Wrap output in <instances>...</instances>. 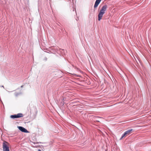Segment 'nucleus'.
Here are the masks:
<instances>
[{
	"label": "nucleus",
	"mask_w": 151,
	"mask_h": 151,
	"mask_svg": "<svg viewBox=\"0 0 151 151\" xmlns=\"http://www.w3.org/2000/svg\"><path fill=\"white\" fill-rule=\"evenodd\" d=\"M107 8V6L106 5H104L102 7L98 15V20L99 21H100L103 15L105 13V12Z\"/></svg>",
	"instance_id": "nucleus-1"
},
{
	"label": "nucleus",
	"mask_w": 151,
	"mask_h": 151,
	"mask_svg": "<svg viewBox=\"0 0 151 151\" xmlns=\"http://www.w3.org/2000/svg\"><path fill=\"white\" fill-rule=\"evenodd\" d=\"M9 143L6 141L4 142L3 143V151H10L9 147L8 146Z\"/></svg>",
	"instance_id": "nucleus-2"
},
{
	"label": "nucleus",
	"mask_w": 151,
	"mask_h": 151,
	"mask_svg": "<svg viewBox=\"0 0 151 151\" xmlns=\"http://www.w3.org/2000/svg\"><path fill=\"white\" fill-rule=\"evenodd\" d=\"M133 131V129H131L125 131L122 135L121 138L120 139H122L124 137L130 134Z\"/></svg>",
	"instance_id": "nucleus-3"
},
{
	"label": "nucleus",
	"mask_w": 151,
	"mask_h": 151,
	"mask_svg": "<svg viewBox=\"0 0 151 151\" xmlns=\"http://www.w3.org/2000/svg\"><path fill=\"white\" fill-rule=\"evenodd\" d=\"M23 115L22 113H19L17 114H15L13 115H11L10 116L11 118L14 119L16 118H19L20 117H22Z\"/></svg>",
	"instance_id": "nucleus-4"
},
{
	"label": "nucleus",
	"mask_w": 151,
	"mask_h": 151,
	"mask_svg": "<svg viewBox=\"0 0 151 151\" xmlns=\"http://www.w3.org/2000/svg\"><path fill=\"white\" fill-rule=\"evenodd\" d=\"M17 128L20 131L22 132L26 133H28L29 132L28 131L27 129L22 127L18 126Z\"/></svg>",
	"instance_id": "nucleus-5"
},
{
	"label": "nucleus",
	"mask_w": 151,
	"mask_h": 151,
	"mask_svg": "<svg viewBox=\"0 0 151 151\" xmlns=\"http://www.w3.org/2000/svg\"><path fill=\"white\" fill-rule=\"evenodd\" d=\"M101 0H96L94 6V8H96L98 6V5H99V3H100Z\"/></svg>",
	"instance_id": "nucleus-6"
},
{
	"label": "nucleus",
	"mask_w": 151,
	"mask_h": 151,
	"mask_svg": "<svg viewBox=\"0 0 151 151\" xmlns=\"http://www.w3.org/2000/svg\"><path fill=\"white\" fill-rule=\"evenodd\" d=\"M20 94V93H14V95L16 96H17Z\"/></svg>",
	"instance_id": "nucleus-7"
},
{
	"label": "nucleus",
	"mask_w": 151,
	"mask_h": 151,
	"mask_svg": "<svg viewBox=\"0 0 151 151\" xmlns=\"http://www.w3.org/2000/svg\"><path fill=\"white\" fill-rule=\"evenodd\" d=\"M100 118V117H97L95 118L96 119H95V120L98 122H99V121L98 120V119Z\"/></svg>",
	"instance_id": "nucleus-8"
},
{
	"label": "nucleus",
	"mask_w": 151,
	"mask_h": 151,
	"mask_svg": "<svg viewBox=\"0 0 151 151\" xmlns=\"http://www.w3.org/2000/svg\"><path fill=\"white\" fill-rule=\"evenodd\" d=\"M61 103H63V105L64 103V102L63 101V102H61Z\"/></svg>",
	"instance_id": "nucleus-9"
},
{
	"label": "nucleus",
	"mask_w": 151,
	"mask_h": 151,
	"mask_svg": "<svg viewBox=\"0 0 151 151\" xmlns=\"http://www.w3.org/2000/svg\"><path fill=\"white\" fill-rule=\"evenodd\" d=\"M38 151H42L40 150H38Z\"/></svg>",
	"instance_id": "nucleus-10"
},
{
	"label": "nucleus",
	"mask_w": 151,
	"mask_h": 151,
	"mask_svg": "<svg viewBox=\"0 0 151 151\" xmlns=\"http://www.w3.org/2000/svg\"><path fill=\"white\" fill-rule=\"evenodd\" d=\"M23 86H21V88H22V87H23Z\"/></svg>",
	"instance_id": "nucleus-11"
},
{
	"label": "nucleus",
	"mask_w": 151,
	"mask_h": 151,
	"mask_svg": "<svg viewBox=\"0 0 151 151\" xmlns=\"http://www.w3.org/2000/svg\"><path fill=\"white\" fill-rule=\"evenodd\" d=\"M45 60H47V58H45Z\"/></svg>",
	"instance_id": "nucleus-12"
},
{
	"label": "nucleus",
	"mask_w": 151,
	"mask_h": 151,
	"mask_svg": "<svg viewBox=\"0 0 151 151\" xmlns=\"http://www.w3.org/2000/svg\"><path fill=\"white\" fill-rule=\"evenodd\" d=\"M1 87H3L4 88V86H1Z\"/></svg>",
	"instance_id": "nucleus-13"
},
{
	"label": "nucleus",
	"mask_w": 151,
	"mask_h": 151,
	"mask_svg": "<svg viewBox=\"0 0 151 151\" xmlns=\"http://www.w3.org/2000/svg\"><path fill=\"white\" fill-rule=\"evenodd\" d=\"M7 91V92H10V91Z\"/></svg>",
	"instance_id": "nucleus-14"
}]
</instances>
